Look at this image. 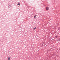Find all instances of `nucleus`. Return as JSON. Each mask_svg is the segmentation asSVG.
<instances>
[{"label": "nucleus", "mask_w": 60, "mask_h": 60, "mask_svg": "<svg viewBox=\"0 0 60 60\" xmlns=\"http://www.w3.org/2000/svg\"><path fill=\"white\" fill-rule=\"evenodd\" d=\"M46 10H49V7H47L46 8Z\"/></svg>", "instance_id": "nucleus-1"}, {"label": "nucleus", "mask_w": 60, "mask_h": 60, "mask_svg": "<svg viewBox=\"0 0 60 60\" xmlns=\"http://www.w3.org/2000/svg\"><path fill=\"white\" fill-rule=\"evenodd\" d=\"M20 4H19V3H18L17 4V5H20Z\"/></svg>", "instance_id": "nucleus-2"}, {"label": "nucleus", "mask_w": 60, "mask_h": 60, "mask_svg": "<svg viewBox=\"0 0 60 60\" xmlns=\"http://www.w3.org/2000/svg\"><path fill=\"white\" fill-rule=\"evenodd\" d=\"M36 28V27H35V28H34L33 29H34V30H35V29Z\"/></svg>", "instance_id": "nucleus-3"}, {"label": "nucleus", "mask_w": 60, "mask_h": 60, "mask_svg": "<svg viewBox=\"0 0 60 60\" xmlns=\"http://www.w3.org/2000/svg\"><path fill=\"white\" fill-rule=\"evenodd\" d=\"M8 60H10V57H9L8 58Z\"/></svg>", "instance_id": "nucleus-4"}, {"label": "nucleus", "mask_w": 60, "mask_h": 60, "mask_svg": "<svg viewBox=\"0 0 60 60\" xmlns=\"http://www.w3.org/2000/svg\"><path fill=\"white\" fill-rule=\"evenodd\" d=\"M36 15H35L34 16V18H36Z\"/></svg>", "instance_id": "nucleus-5"}, {"label": "nucleus", "mask_w": 60, "mask_h": 60, "mask_svg": "<svg viewBox=\"0 0 60 60\" xmlns=\"http://www.w3.org/2000/svg\"><path fill=\"white\" fill-rule=\"evenodd\" d=\"M57 41H60V40L58 39Z\"/></svg>", "instance_id": "nucleus-6"}, {"label": "nucleus", "mask_w": 60, "mask_h": 60, "mask_svg": "<svg viewBox=\"0 0 60 60\" xmlns=\"http://www.w3.org/2000/svg\"><path fill=\"white\" fill-rule=\"evenodd\" d=\"M9 6L10 7H11V5L10 4Z\"/></svg>", "instance_id": "nucleus-7"}, {"label": "nucleus", "mask_w": 60, "mask_h": 60, "mask_svg": "<svg viewBox=\"0 0 60 60\" xmlns=\"http://www.w3.org/2000/svg\"><path fill=\"white\" fill-rule=\"evenodd\" d=\"M55 37H56V38H57V36H56Z\"/></svg>", "instance_id": "nucleus-8"}]
</instances>
